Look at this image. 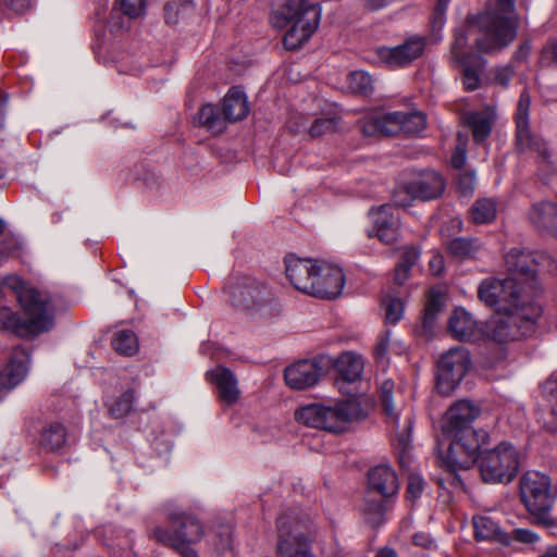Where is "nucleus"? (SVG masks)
I'll list each match as a JSON object with an SVG mask.
<instances>
[{
	"label": "nucleus",
	"mask_w": 557,
	"mask_h": 557,
	"mask_svg": "<svg viewBox=\"0 0 557 557\" xmlns=\"http://www.w3.org/2000/svg\"><path fill=\"white\" fill-rule=\"evenodd\" d=\"M479 414L478 406L470 400L460 399L449 407L443 418V435L450 440L444 462L454 473L469 469L478 459L482 441L471 423Z\"/></svg>",
	"instance_id": "1"
},
{
	"label": "nucleus",
	"mask_w": 557,
	"mask_h": 557,
	"mask_svg": "<svg viewBox=\"0 0 557 557\" xmlns=\"http://www.w3.org/2000/svg\"><path fill=\"white\" fill-rule=\"evenodd\" d=\"M2 286L14 293L26 315L23 319L9 308H0V325L3 329L21 337H33L53 327V307L46 295L27 286L17 275L5 276Z\"/></svg>",
	"instance_id": "2"
},
{
	"label": "nucleus",
	"mask_w": 557,
	"mask_h": 557,
	"mask_svg": "<svg viewBox=\"0 0 557 557\" xmlns=\"http://www.w3.org/2000/svg\"><path fill=\"white\" fill-rule=\"evenodd\" d=\"M516 0H487L484 9L467 16L470 27L481 36L475 38L479 52L492 53L509 46L517 36Z\"/></svg>",
	"instance_id": "3"
},
{
	"label": "nucleus",
	"mask_w": 557,
	"mask_h": 557,
	"mask_svg": "<svg viewBox=\"0 0 557 557\" xmlns=\"http://www.w3.org/2000/svg\"><path fill=\"white\" fill-rule=\"evenodd\" d=\"M370 407L358 398L337 401L334 406L310 404L296 410L297 421L315 429L339 433L352 421L363 419Z\"/></svg>",
	"instance_id": "4"
},
{
	"label": "nucleus",
	"mask_w": 557,
	"mask_h": 557,
	"mask_svg": "<svg viewBox=\"0 0 557 557\" xmlns=\"http://www.w3.org/2000/svg\"><path fill=\"white\" fill-rule=\"evenodd\" d=\"M541 314L542 308L536 304H523L521 307L496 311L488 321L483 323L484 338L506 343L528 336L534 332L536 320Z\"/></svg>",
	"instance_id": "5"
},
{
	"label": "nucleus",
	"mask_w": 557,
	"mask_h": 557,
	"mask_svg": "<svg viewBox=\"0 0 557 557\" xmlns=\"http://www.w3.org/2000/svg\"><path fill=\"white\" fill-rule=\"evenodd\" d=\"M277 557H317L312 552L317 527L311 519L282 515L277 519Z\"/></svg>",
	"instance_id": "6"
},
{
	"label": "nucleus",
	"mask_w": 557,
	"mask_h": 557,
	"mask_svg": "<svg viewBox=\"0 0 557 557\" xmlns=\"http://www.w3.org/2000/svg\"><path fill=\"white\" fill-rule=\"evenodd\" d=\"M170 530L163 527H156L152 531L153 537L177 550L183 557H198L197 552L191 547L200 542L205 535L203 525L191 515L173 511L169 513Z\"/></svg>",
	"instance_id": "7"
},
{
	"label": "nucleus",
	"mask_w": 557,
	"mask_h": 557,
	"mask_svg": "<svg viewBox=\"0 0 557 557\" xmlns=\"http://www.w3.org/2000/svg\"><path fill=\"white\" fill-rule=\"evenodd\" d=\"M519 492L522 504L536 522L550 524L549 511L557 496L550 478L535 470L527 471L520 478Z\"/></svg>",
	"instance_id": "8"
},
{
	"label": "nucleus",
	"mask_w": 557,
	"mask_h": 557,
	"mask_svg": "<svg viewBox=\"0 0 557 557\" xmlns=\"http://www.w3.org/2000/svg\"><path fill=\"white\" fill-rule=\"evenodd\" d=\"M521 453L509 442L485 450L479 459L482 480L486 483H510L521 466Z\"/></svg>",
	"instance_id": "9"
},
{
	"label": "nucleus",
	"mask_w": 557,
	"mask_h": 557,
	"mask_svg": "<svg viewBox=\"0 0 557 557\" xmlns=\"http://www.w3.org/2000/svg\"><path fill=\"white\" fill-rule=\"evenodd\" d=\"M522 290L515 277H490L479 285L478 296L485 305L496 307V311H504L528 304L522 300Z\"/></svg>",
	"instance_id": "10"
},
{
	"label": "nucleus",
	"mask_w": 557,
	"mask_h": 557,
	"mask_svg": "<svg viewBox=\"0 0 557 557\" xmlns=\"http://www.w3.org/2000/svg\"><path fill=\"white\" fill-rule=\"evenodd\" d=\"M333 366L337 373L335 386L339 393L349 398H358L363 405L371 407V398L357 388L364 370L362 356L354 351H344L334 360Z\"/></svg>",
	"instance_id": "11"
},
{
	"label": "nucleus",
	"mask_w": 557,
	"mask_h": 557,
	"mask_svg": "<svg viewBox=\"0 0 557 557\" xmlns=\"http://www.w3.org/2000/svg\"><path fill=\"white\" fill-rule=\"evenodd\" d=\"M468 349L454 347L445 352L437 362L436 388L442 395L451 394L460 384L470 367Z\"/></svg>",
	"instance_id": "12"
},
{
	"label": "nucleus",
	"mask_w": 557,
	"mask_h": 557,
	"mask_svg": "<svg viewBox=\"0 0 557 557\" xmlns=\"http://www.w3.org/2000/svg\"><path fill=\"white\" fill-rule=\"evenodd\" d=\"M443 177L434 171H425L413 180L399 185L394 191V201L399 207H407L413 200H432L444 191Z\"/></svg>",
	"instance_id": "13"
},
{
	"label": "nucleus",
	"mask_w": 557,
	"mask_h": 557,
	"mask_svg": "<svg viewBox=\"0 0 557 557\" xmlns=\"http://www.w3.org/2000/svg\"><path fill=\"white\" fill-rule=\"evenodd\" d=\"M530 106V95L527 90H523L520 95L516 113L517 146L521 151L537 152L543 163H549L550 154L545 143L537 135L533 134L529 127Z\"/></svg>",
	"instance_id": "14"
},
{
	"label": "nucleus",
	"mask_w": 557,
	"mask_h": 557,
	"mask_svg": "<svg viewBox=\"0 0 557 557\" xmlns=\"http://www.w3.org/2000/svg\"><path fill=\"white\" fill-rule=\"evenodd\" d=\"M546 259L544 255L512 248L506 253L505 262L510 277H515L519 286L522 287V285L535 282L536 275Z\"/></svg>",
	"instance_id": "15"
},
{
	"label": "nucleus",
	"mask_w": 557,
	"mask_h": 557,
	"mask_svg": "<svg viewBox=\"0 0 557 557\" xmlns=\"http://www.w3.org/2000/svg\"><path fill=\"white\" fill-rule=\"evenodd\" d=\"M425 49V39L420 36L408 37L396 47H380L376 50L379 61L392 69L404 67L420 58Z\"/></svg>",
	"instance_id": "16"
},
{
	"label": "nucleus",
	"mask_w": 557,
	"mask_h": 557,
	"mask_svg": "<svg viewBox=\"0 0 557 557\" xmlns=\"http://www.w3.org/2000/svg\"><path fill=\"white\" fill-rule=\"evenodd\" d=\"M231 298L232 304L240 310L258 311L271 302L272 294L262 283L245 278L232 288Z\"/></svg>",
	"instance_id": "17"
},
{
	"label": "nucleus",
	"mask_w": 557,
	"mask_h": 557,
	"mask_svg": "<svg viewBox=\"0 0 557 557\" xmlns=\"http://www.w3.org/2000/svg\"><path fill=\"white\" fill-rule=\"evenodd\" d=\"M451 54L462 66V83L466 89L474 90L480 86V70L484 60L476 53L468 51L467 36L462 32L456 34Z\"/></svg>",
	"instance_id": "18"
},
{
	"label": "nucleus",
	"mask_w": 557,
	"mask_h": 557,
	"mask_svg": "<svg viewBox=\"0 0 557 557\" xmlns=\"http://www.w3.org/2000/svg\"><path fill=\"white\" fill-rule=\"evenodd\" d=\"M373 230L369 236H376L385 245L395 244L400 237V216L391 205H383L369 212Z\"/></svg>",
	"instance_id": "19"
},
{
	"label": "nucleus",
	"mask_w": 557,
	"mask_h": 557,
	"mask_svg": "<svg viewBox=\"0 0 557 557\" xmlns=\"http://www.w3.org/2000/svg\"><path fill=\"white\" fill-rule=\"evenodd\" d=\"M312 296L321 299L337 298L345 286V275L338 265L319 261L315 270Z\"/></svg>",
	"instance_id": "20"
},
{
	"label": "nucleus",
	"mask_w": 557,
	"mask_h": 557,
	"mask_svg": "<svg viewBox=\"0 0 557 557\" xmlns=\"http://www.w3.org/2000/svg\"><path fill=\"white\" fill-rule=\"evenodd\" d=\"M319 261L304 259L295 256L285 259L286 277L297 290L312 296L315 270Z\"/></svg>",
	"instance_id": "21"
},
{
	"label": "nucleus",
	"mask_w": 557,
	"mask_h": 557,
	"mask_svg": "<svg viewBox=\"0 0 557 557\" xmlns=\"http://www.w3.org/2000/svg\"><path fill=\"white\" fill-rule=\"evenodd\" d=\"M320 22V9L307 11V15L295 17L286 28L283 37L284 47L287 50L300 48L317 29Z\"/></svg>",
	"instance_id": "22"
},
{
	"label": "nucleus",
	"mask_w": 557,
	"mask_h": 557,
	"mask_svg": "<svg viewBox=\"0 0 557 557\" xmlns=\"http://www.w3.org/2000/svg\"><path fill=\"white\" fill-rule=\"evenodd\" d=\"M448 331L454 338L463 342L483 339L485 334L483 323L476 321L462 307L453 310L448 321Z\"/></svg>",
	"instance_id": "23"
},
{
	"label": "nucleus",
	"mask_w": 557,
	"mask_h": 557,
	"mask_svg": "<svg viewBox=\"0 0 557 557\" xmlns=\"http://www.w3.org/2000/svg\"><path fill=\"white\" fill-rule=\"evenodd\" d=\"M29 355L22 348H15L3 371H0V392L11 389L20 384L27 375Z\"/></svg>",
	"instance_id": "24"
},
{
	"label": "nucleus",
	"mask_w": 557,
	"mask_h": 557,
	"mask_svg": "<svg viewBox=\"0 0 557 557\" xmlns=\"http://www.w3.org/2000/svg\"><path fill=\"white\" fill-rule=\"evenodd\" d=\"M321 369L310 360L296 362L285 369L286 384L294 389H305L313 386L320 377Z\"/></svg>",
	"instance_id": "25"
},
{
	"label": "nucleus",
	"mask_w": 557,
	"mask_h": 557,
	"mask_svg": "<svg viewBox=\"0 0 557 557\" xmlns=\"http://www.w3.org/2000/svg\"><path fill=\"white\" fill-rule=\"evenodd\" d=\"M319 9L315 4H309L308 0H275L273 4L272 24L276 28L284 29L292 20L307 15V11Z\"/></svg>",
	"instance_id": "26"
},
{
	"label": "nucleus",
	"mask_w": 557,
	"mask_h": 557,
	"mask_svg": "<svg viewBox=\"0 0 557 557\" xmlns=\"http://www.w3.org/2000/svg\"><path fill=\"white\" fill-rule=\"evenodd\" d=\"M207 375L216 386L218 396L222 403L231 406L238 400L240 392L237 386V379L230 369L218 366L210 370Z\"/></svg>",
	"instance_id": "27"
},
{
	"label": "nucleus",
	"mask_w": 557,
	"mask_h": 557,
	"mask_svg": "<svg viewBox=\"0 0 557 557\" xmlns=\"http://www.w3.org/2000/svg\"><path fill=\"white\" fill-rule=\"evenodd\" d=\"M557 216V201L533 202L527 212L528 221L540 232L550 234Z\"/></svg>",
	"instance_id": "28"
},
{
	"label": "nucleus",
	"mask_w": 557,
	"mask_h": 557,
	"mask_svg": "<svg viewBox=\"0 0 557 557\" xmlns=\"http://www.w3.org/2000/svg\"><path fill=\"white\" fill-rule=\"evenodd\" d=\"M387 122L391 128L387 132L392 135L405 133L416 135L425 127V116L421 112H388Z\"/></svg>",
	"instance_id": "29"
},
{
	"label": "nucleus",
	"mask_w": 557,
	"mask_h": 557,
	"mask_svg": "<svg viewBox=\"0 0 557 557\" xmlns=\"http://www.w3.org/2000/svg\"><path fill=\"white\" fill-rule=\"evenodd\" d=\"M369 487L384 497L397 494L399 484L395 471L386 465L372 468L368 474Z\"/></svg>",
	"instance_id": "30"
},
{
	"label": "nucleus",
	"mask_w": 557,
	"mask_h": 557,
	"mask_svg": "<svg viewBox=\"0 0 557 557\" xmlns=\"http://www.w3.org/2000/svg\"><path fill=\"white\" fill-rule=\"evenodd\" d=\"M221 112L224 122H236L244 119L249 112V107L243 90L237 87L231 88L223 99Z\"/></svg>",
	"instance_id": "31"
},
{
	"label": "nucleus",
	"mask_w": 557,
	"mask_h": 557,
	"mask_svg": "<svg viewBox=\"0 0 557 557\" xmlns=\"http://www.w3.org/2000/svg\"><path fill=\"white\" fill-rule=\"evenodd\" d=\"M473 527L474 536L478 541L506 542V534L502 532L498 523L487 516L473 517Z\"/></svg>",
	"instance_id": "32"
},
{
	"label": "nucleus",
	"mask_w": 557,
	"mask_h": 557,
	"mask_svg": "<svg viewBox=\"0 0 557 557\" xmlns=\"http://www.w3.org/2000/svg\"><path fill=\"white\" fill-rule=\"evenodd\" d=\"M388 509L389 505L387 502L383 503L372 498L371 495H367L361 511L367 523L377 527L384 522L385 513Z\"/></svg>",
	"instance_id": "33"
},
{
	"label": "nucleus",
	"mask_w": 557,
	"mask_h": 557,
	"mask_svg": "<svg viewBox=\"0 0 557 557\" xmlns=\"http://www.w3.org/2000/svg\"><path fill=\"white\" fill-rule=\"evenodd\" d=\"M361 132L366 136H392L387 132L391 123L387 122V113H371L360 121Z\"/></svg>",
	"instance_id": "34"
},
{
	"label": "nucleus",
	"mask_w": 557,
	"mask_h": 557,
	"mask_svg": "<svg viewBox=\"0 0 557 557\" xmlns=\"http://www.w3.org/2000/svg\"><path fill=\"white\" fill-rule=\"evenodd\" d=\"M497 214V203L492 198H479L471 207L470 216L475 224L491 223Z\"/></svg>",
	"instance_id": "35"
},
{
	"label": "nucleus",
	"mask_w": 557,
	"mask_h": 557,
	"mask_svg": "<svg viewBox=\"0 0 557 557\" xmlns=\"http://www.w3.org/2000/svg\"><path fill=\"white\" fill-rule=\"evenodd\" d=\"M466 124L472 129L475 141H482L488 137L492 131V119L485 112H471L465 116Z\"/></svg>",
	"instance_id": "36"
},
{
	"label": "nucleus",
	"mask_w": 557,
	"mask_h": 557,
	"mask_svg": "<svg viewBox=\"0 0 557 557\" xmlns=\"http://www.w3.org/2000/svg\"><path fill=\"white\" fill-rule=\"evenodd\" d=\"M420 258V251L416 247H403L400 261L395 268L394 282L401 285L409 276L410 269Z\"/></svg>",
	"instance_id": "37"
},
{
	"label": "nucleus",
	"mask_w": 557,
	"mask_h": 557,
	"mask_svg": "<svg viewBox=\"0 0 557 557\" xmlns=\"http://www.w3.org/2000/svg\"><path fill=\"white\" fill-rule=\"evenodd\" d=\"M541 394L543 398L542 408L544 411H549L554 417L552 422L557 425V374L550 375L541 386Z\"/></svg>",
	"instance_id": "38"
},
{
	"label": "nucleus",
	"mask_w": 557,
	"mask_h": 557,
	"mask_svg": "<svg viewBox=\"0 0 557 557\" xmlns=\"http://www.w3.org/2000/svg\"><path fill=\"white\" fill-rule=\"evenodd\" d=\"M66 441V432L62 424L51 423L44 429L40 444L49 450H59Z\"/></svg>",
	"instance_id": "39"
},
{
	"label": "nucleus",
	"mask_w": 557,
	"mask_h": 557,
	"mask_svg": "<svg viewBox=\"0 0 557 557\" xmlns=\"http://www.w3.org/2000/svg\"><path fill=\"white\" fill-rule=\"evenodd\" d=\"M221 111L213 104H205L198 112V122L203 125L208 131L220 133L225 127V122L221 115Z\"/></svg>",
	"instance_id": "40"
},
{
	"label": "nucleus",
	"mask_w": 557,
	"mask_h": 557,
	"mask_svg": "<svg viewBox=\"0 0 557 557\" xmlns=\"http://www.w3.org/2000/svg\"><path fill=\"white\" fill-rule=\"evenodd\" d=\"M444 307V293L438 287H433L429 290L428 299L424 307L423 323L430 327L434 322L437 313Z\"/></svg>",
	"instance_id": "41"
},
{
	"label": "nucleus",
	"mask_w": 557,
	"mask_h": 557,
	"mask_svg": "<svg viewBox=\"0 0 557 557\" xmlns=\"http://www.w3.org/2000/svg\"><path fill=\"white\" fill-rule=\"evenodd\" d=\"M380 397L382 406L386 416H388L394 423L395 428H398L399 419L396 406L393 403V394L395 393V383L392 380H384L380 384Z\"/></svg>",
	"instance_id": "42"
},
{
	"label": "nucleus",
	"mask_w": 557,
	"mask_h": 557,
	"mask_svg": "<svg viewBox=\"0 0 557 557\" xmlns=\"http://www.w3.org/2000/svg\"><path fill=\"white\" fill-rule=\"evenodd\" d=\"M112 346L115 351L122 355L132 356L138 350V339L132 331H117L112 339Z\"/></svg>",
	"instance_id": "43"
},
{
	"label": "nucleus",
	"mask_w": 557,
	"mask_h": 557,
	"mask_svg": "<svg viewBox=\"0 0 557 557\" xmlns=\"http://www.w3.org/2000/svg\"><path fill=\"white\" fill-rule=\"evenodd\" d=\"M480 248L475 239L455 238L449 242L447 249L449 253L458 259H466L474 256Z\"/></svg>",
	"instance_id": "44"
},
{
	"label": "nucleus",
	"mask_w": 557,
	"mask_h": 557,
	"mask_svg": "<svg viewBox=\"0 0 557 557\" xmlns=\"http://www.w3.org/2000/svg\"><path fill=\"white\" fill-rule=\"evenodd\" d=\"M348 87L358 94H369L373 89L372 77L363 71H355L348 75Z\"/></svg>",
	"instance_id": "45"
},
{
	"label": "nucleus",
	"mask_w": 557,
	"mask_h": 557,
	"mask_svg": "<svg viewBox=\"0 0 557 557\" xmlns=\"http://www.w3.org/2000/svg\"><path fill=\"white\" fill-rule=\"evenodd\" d=\"M134 395L132 391L123 393L120 397L108 404L109 413L115 419L125 417L132 409Z\"/></svg>",
	"instance_id": "46"
},
{
	"label": "nucleus",
	"mask_w": 557,
	"mask_h": 557,
	"mask_svg": "<svg viewBox=\"0 0 557 557\" xmlns=\"http://www.w3.org/2000/svg\"><path fill=\"white\" fill-rule=\"evenodd\" d=\"M114 9L129 18H137L145 13L146 0H115Z\"/></svg>",
	"instance_id": "47"
},
{
	"label": "nucleus",
	"mask_w": 557,
	"mask_h": 557,
	"mask_svg": "<svg viewBox=\"0 0 557 557\" xmlns=\"http://www.w3.org/2000/svg\"><path fill=\"white\" fill-rule=\"evenodd\" d=\"M385 308V318L389 323H397L404 315L405 306L401 299L387 296L383 299Z\"/></svg>",
	"instance_id": "48"
},
{
	"label": "nucleus",
	"mask_w": 557,
	"mask_h": 557,
	"mask_svg": "<svg viewBox=\"0 0 557 557\" xmlns=\"http://www.w3.org/2000/svg\"><path fill=\"white\" fill-rule=\"evenodd\" d=\"M337 126L335 119L321 117L317 119L309 128L311 137H320L326 133L334 131Z\"/></svg>",
	"instance_id": "49"
},
{
	"label": "nucleus",
	"mask_w": 557,
	"mask_h": 557,
	"mask_svg": "<svg viewBox=\"0 0 557 557\" xmlns=\"http://www.w3.org/2000/svg\"><path fill=\"white\" fill-rule=\"evenodd\" d=\"M193 0H183V3L169 2L164 7V17L166 23L173 24L178 20V15L188 8Z\"/></svg>",
	"instance_id": "50"
},
{
	"label": "nucleus",
	"mask_w": 557,
	"mask_h": 557,
	"mask_svg": "<svg viewBox=\"0 0 557 557\" xmlns=\"http://www.w3.org/2000/svg\"><path fill=\"white\" fill-rule=\"evenodd\" d=\"M423 479L419 474H410L408 478L407 497L412 500L418 499L423 492Z\"/></svg>",
	"instance_id": "51"
},
{
	"label": "nucleus",
	"mask_w": 557,
	"mask_h": 557,
	"mask_svg": "<svg viewBox=\"0 0 557 557\" xmlns=\"http://www.w3.org/2000/svg\"><path fill=\"white\" fill-rule=\"evenodd\" d=\"M511 539L523 544H535L540 541L537 533L529 529L517 528L511 532Z\"/></svg>",
	"instance_id": "52"
},
{
	"label": "nucleus",
	"mask_w": 557,
	"mask_h": 557,
	"mask_svg": "<svg viewBox=\"0 0 557 557\" xmlns=\"http://www.w3.org/2000/svg\"><path fill=\"white\" fill-rule=\"evenodd\" d=\"M513 75V70L510 65L499 66L494 70V82L502 86H507Z\"/></svg>",
	"instance_id": "53"
},
{
	"label": "nucleus",
	"mask_w": 557,
	"mask_h": 557,
	"mask_svg": "<svg viewBox=\"0 0 557 557\" xmlns=\"http://www.w3.org/2000/svg\"><path fill=\"white\" fill-rule=\"evenodd\" d=\"M557 62V41L546 45L541 54V63L549 65Z\"/></svg>",
	"instance_id": "54"
},
{
	"label": "nucleus",
	"mask_w": 557,
	"mask_h": 557,
	"mask_svg": "<svg viewBox=\"0 0 557 557\" xmlns=\"http://www.w3.org/2000/svg\"><path fill=\"white\" fill-rule=\"evenodd\" d=\"M460 144L456 147L453 156H451V164L456 169H461L467 160L465 141L461 140V135L459 134Z\"/></svg>",
	"instance_id": "55"
},
{
	"label": "nucleus",
	"mask_w": 557,
	"mask_h": 557,
	"mask_svg": "<svg viewBox=\"0 0 557 557\" xmlns=\"http://www.w3.org/2000/svg\"><path fill=\"white\" fill-rule=\"evenodd\" d=\"M474 174L463 173L458 177V187L463 194L471 193L474 189Z\"/></svg>",
	"instance_id": "56"
},
{
	"label": "nucleus",
	"mask_w": 557,
	"mask_h": 557,
	"mask_svg": "<svg viewBox=\"0 0 557 557\" xmlns=\"http://www.w3.org/2000/svg\"><path fill=\"white\" fill-rule=\"evenodd\" d=\"M391 332L386 331L377 341L375 345V354L377 357L383 358L386 356L391 344Z\"/></svg>",
	"instance_id": "57"
},
{
	"label": "nucleus",
	"mask_w": 557,
	"mask_h": 557,
	"mask_svg": "<svg viewBox=\"0 0 557 557\" xmlns=\"http://www.w3.org/2000/svg\"><path fill=\"white\" fill-rule=\"evenodd\" d=\"M429 267L433 274L440 275L444 271V258L442 255L434 252L429 260Z\"/></svg>",
	"instance_id": "58"
},
{
	"label": "nucleus",
	"mask_w": 557,
	"mask_h": 557,
	"mask_svg": "<svg viewBox=\"0 0 557 557\" xmlns=\"http://www.w3.org/2000/svg\"><path fill=\"white\" fill-rule=\"evenodd\" d=\"M5 2L16 13H24L33 5V0H5Z\"/></svg>",
	"instance_id": "59"
},
{
	"label": "nucleus",
	"mask_w": 557,
	"mask_h": 557,
	"mask_svg": "<svg viewBox=\"0 0 557 557\" xmlns=\"http://www.w3.org/2000/svg\"><path fill=\"white\" fill-rule=\"evenodd\" d=\"M413 544L424 548H433L435 546L434 541L428 533H417L413 535Z\"/></svg>",
	"instance_id": "60"
},
{
	"label": "nucleus",
	"mask_w": 557,
	"mask_h": 557,
	"mask_svg": "<svg viewBox=\"0 0 557 557\" xmlns=\"http://www.w3.org/2000/svg\"><path fill=\"white\" fill-rule=\"evenodd\" d=\"M449 0H437V4L434 12V18L436 23L443 24V15L446 11Z\"/></svg>",
	"instance_id": "61"
},
{
	"label": "nucleus",
	"mask_w": 557,
	"mask_h": 557,
	"mask_svg": "<svg viewBox=\"0 0 557 557\" xmlns=\"http://www.w3.org/2000/svg\"><path fill=\"white\" fill-rule=\"evenodd\" d=\"M389 0H367V5L372 10H380L388 4Z\"/></svg>",
	"instance_id": "62"
},
{
	"label": "nucleus",
	"mask_w": 557,
	"mask_h": 557,
	"mask_svg": "<svg viewBox=\"0 0 557 557\" xmlns=\"http://www.w3.org/2000/svg\"><path fill=\"white\" fill-rule=\"evenodd\" d=\"M531 51V45L529 42H524L520 46L519 50L516 53L517 59H524Z\"/></svg>",
	"instance_id": "63"
},
{
	"label": "nucleus",
	"mask_w": 557,
	"mask_h": 557,
	"mask_svg": "<svg viewBox=\"0 0 557 557\" xmlns=\"http://www.w3.org/2000/svg\"><path fill=\"white\" fill-rule=\"evenodd\" d=\"M539 557H557V545L548 546Z\"/></svg>",
	"instance_id": "64"
}]
</instances>
